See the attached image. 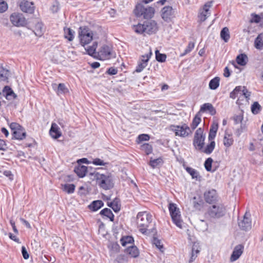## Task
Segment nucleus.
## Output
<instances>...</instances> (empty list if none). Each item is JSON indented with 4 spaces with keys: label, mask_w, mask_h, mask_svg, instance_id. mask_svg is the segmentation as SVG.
<instances>
[{
    "label": "nucleus",
    "mask_w": 263,
    "mask_h": 263,
    "mask_svg": "<svg viewBox=\"0 0 263 263\" xmlns=\"http://www.w3.org/2000/svg\"><path fill=\"white\" fill-rule=\"evenodd\" d=\"M205 201L210 204L215 203L218 200V195L214 189H210L205 191L204 193Z\"/></svg>",
    "instance_id": "f8f14e48"
},
{
    "label": "nucleus",
    "mask_w": 263,
    "mask_h": 263,
    "mask_svg": "<svg viewBox=\"0 0 263 263\" xmlns=\"http://www.w3.org/2000/svg\"><path fill=\"white\" fill-rule=\"evenodd\" d=\"M155 54L156 59L157 61L159 62H164L165 61L166 56L165 54L160 53L158 50H156Z\"/></svg>",
    "instance_id": "37998d69"
},
{
    "label": "nucleus",
    "mask_w": 263,
    "mask_h": 263,
    "mask_svg": "<svg viewBox=\"0 0 263 263\" xmlns=\"http://www.w3.org/2000/svg\"><path fill=\"white\" fill-rule=\"evenodd\" d=\"M104 205V203L101 200H95L91 202L89 205V208L92 211H97L101 208Z\"/></svg>",
    "instance_id": "a878e982"
},
{
    "label": "nucleus",
    "mask_w": 263,
    "mask_h": 263,
    "mask_svg": "<svg viewBox=\"0 0 263 263\" xmlns=\"http://www.w3.org/2000/svg\"><path fill=\"white\" fill-rule=\"evenodd\" d=\"M243 246L241 245H238L235 246L232 254L230 257L231 262H233L237 260L243 253Z\"/></svg>",
    "instance_id": "2eb2a0df"
},
{
    "label": "nucleus",
    "mask_w": 263,
    "mask_h": 263,
    "mask_svg": "<svg viewBox=\"0 0 263 263\" xmlns=\"http://www.w3.org/2000/svg\"><path fill=\"white\" fill-rule=\"evenodd\" d=\"M212 162L213 159L211 158H208L204 162V167L207 171L210 172L212 171Z\"/></svg>",
    "instance_id": "3c124183"
},
{
    "label": "nucleus",
    "mask_w": 263,
    "mask_h": 263,
    "mask_svg": "<svg viewBox=\"0 0 263 263\" xmlns=\"http://www.w3.org/2000/svg\"><path fill=\"white\" fill-rule=\"evenodd\" d=\"M97 45V43L94 42L91 46H90L87 48H85L87 53L89 55L95 57V55H96V53H97V52H96Z\"/></svg>",
    "instance_id": "f704fd0d"
},
{
    "label": "nucleus",
    "mask_w": 263,
    "mask_h": 263,
    "mask_svg": "<svg viewBox=\"0 0 263 263\" xmlns=\"http://www.w3.org/2000/svg\"><path fill=\"white\" fill-rule=\"evenodd\" d=\"M248 61V57L245 53L239 54L236 57V62L240 66H245Z\"/></svg>",
    "instance_id": "bb28decb"
},
{
    "label": "nucleus",
    "mask_w": 263,
    "mask_h": 263,
    "mask_svg": "<svg viewBox=\"0 0 263 263\" xmlns=\"http://www.w3.org/2000/svg\"><path fill=\"white\" fill-rule=\"evenodd\" d=\"M92 31L86 27H80L79 29V38L82 46L89 44L93 39Z\"/></svg>",
    "instance_id": "39448f33"
},
{
    "label": "nucleus",
    "mask_w": 263,
    "mask_h": 263,
    "mask_svg": "<svg viewBox=\"0 0 263 263\" xmlns=\"http://www.w3.org/2000/svg\"><path fill=\"white\" fill-rule=\"evenodd\" d=\"M137 17H142L145 19L152 18L155 14V10L152 7L145 6L142 3H137L134 10Z\"/></svg>",
    "instance_id": "f03ea898"
},
{
    "label": "nucleus",
    "mask_w": 263,
    "mask_h": 263,
    "mask_svg": "<svg viewBox=\"0 0 263 263\" xmlns=\"http://www.w3.org/2000/svg\"><path fill=\"white\" fill-rule=\"evenodd\" d=\"M68 91L65 85L63 83H60L57 87V92L58 93H65Z\"/></svg>",
    "instance_id": "09e8293b"
},
{
    "label": "nucleus",
    "mask_w": 263,
    "mask_h": 263,
    "mask_svg": "<svg viewBox=\"0 0 263 263\" xmlns=\"http://www.w3.org/2000/svg\"><path fill=\"white\" fill-rule=\"evenodd\" d=\"M92 163V164H93L94 165H103V166H104L106 164H107V163L104 162L103 160H102L101 159H100L99 158L94 159L93 160Z\"/></svg>",
    "instance_id": "6e6d98bb"
},
{
    "label": "nucleus",
    "mask_w": 263,
    "mask_h": 263,
    "mask_svg": "<svg viewBox=\"0 0 263 263\" xmlns=\"http://www.w3.org/2000/svg\"><path fill=\"white\" fill-rule=\"evenodd\" d=\"M64 37L69 41H72L74 39V31L69 28H64Z\"/></svg>",
    "instance_id": "c85d7f7f"
},
{
    "label": "nucleus",
    "mask_w": 263,
    "mask_h": 263,
    "mask_svg": "<svg viewBox=\"0 0 263 263\" xmlns=\"http://www.w3.org/2000/svg\"><path fill=\"white\" fill-rule=\"evenodd\" d=\"M74 171L79 177L83 178L86 175L87 167L86 166L78 164V165L75 167Z\"/></svg>",
    "instance_id": "aec40b11"
},
{
    "label": "nucleus",
    "mask_w": 263,
    "mask_h": 263,
    "mask_svg": "<svg viewBox=\"0 0 263 263\" xmlns=\"http://www.w3.org/2000/svg\"><path fill=\"white\" fill-rule=\"evenodd\" d=\"M199 252V251L198 250H194V249L192 250V255L189 260V263H191L193 261L195 260L197 256V254Z\"/></svg>",
    "instance_id": "13d9d810"
},
{
    "label": "nucleus",
    "mask_w": 263,
    "mask_h": 263,
    "mask_svg": "<svg viewBox=\"0 0 263 263\" xmlns=\"http://www.w3.org/2000/svg\"><path fill=\"white\" fill-rule=\"evenodd\" d=\"M201 121V114L200 112L197 113V114L194 117L192 122L191 124V128L194 130L195 129L197 126L199 124L200 122Z\"/></svg>",
    "instance_id": "cd10ccee"
},
{
    "label": "nucleus",
    "mask_w": 263,
    "mask_h": 263,
    "mask_svg": "<svg viewBox=\"0 0 263 263\" xmlns=\"http://www.w3.org/2000/svg\"><path fill=\"white\" fill-rule=\"evenodd\" d=\"M170 129L174 132L176 136L181 138L187 137L192 133L191 128L185 123L178 125H171Z\"/></svg>",
    "instance_id": "423d86ee"
},
{
    "label": "nucleus",
    "mask_w": 263,
    "mask_h": 263,
    "mask_svg": "<svg viewBox=\"0 0 263 263\" xmlns=\"http://www.w3.org/2000/svg\"><path fill=\"white\" fill-rule=\"evenodd\" d=\"M208 213L211 217L219 218L224 215L225 208L222 204H214L209 208Z\"/></svg>",
    "instance_id": "6e6552de"
},
{
    "label": "nucleus",
    "mask_w": 263,
    "mask_h": 263,
    "mask_svg": "<svg viewBox=\"0 0 263 263\" xmlns=\"http://www.w3.org/2000/svg\"><path fill=\"white\" fill-rule=\"evenodd\" d=\"M261 106L257 102H255L251 106L252 112L254 114H257L260 110Z\"/></svg>",
    "instance_id": "de8ad7c7"
},
{
    "label": "nucleus",
    "mask_w": 263,
    "mask_h": 263,
    "mask_svg": "<svg viewBox=\"0 0 263 263\" xmlns=\"http://www.w3.org/2000/svg\"><path fill=\"white\" fill-rule=\"evenodd\" d=\"M120 241H121V245L123 246H125L127 244L132 245L133 243V242H134V239L132 236H127L122 237L120 239Z\"/></svg>",
    "instance_id": "ea45409f"
},
{
    "label": "nucleus",
    "mask_w": 263,
    "mask_h": 263,
    "mask_svg": "<svg viewBox=\"0 0 263 263\" xmlns=\"http://www.w3.org/2000/svg\"><path fill=\"white\" fill-rule=\"evenodd\" d=\"M254 47L258 50H261L263 48V33L258 35L254 41Z\"/></svg>",
    "instance_id": "b1692460"
},
{
    "label": "nucleus",
    "mask_w": 263,
    "mask_h": 263,
    "mask_svg": "<svg viewBox=\"0 0 263 263\" xmlns=\"http://www.w3.org/2000/svg\"><path fill=\"white\" fill-rule=\"evenodd\" d=\"M242 116L241 115H235L233 117V120L235 124L240 123L242 120Z\"/></svg>",
    "instance_id": "680f3d73"
},
{
    "label": "nucleus",
    "mask_w": 263,
    "mask_h": 263,
    "mask_svg": "<svg viewBox=\"0 0 263 263\" xmlns=\"http://www.w3.org/2000/svg\"><path fill=\"white\" fill-rule=\"evenodd\" d=\"M239 228L243 231H249L252 228V222L250 218V214L246 212L242 220L238 221Z\"/></svg>",
    "instance_id": "9b49d317"
},
{
    "label": "nucleus",
    "mask_w": 263,
    "mask_h": 263,
    "mask_svg": "<svg viewBox=\"0 0 263 263\" xmlns=\"http://www.w3.org/2000/svg\"><path fill=\"white\" fill-rule=\"evenodd\" d=\"M203 202L199 198H197L194 197L193 198V204L194 208L197 210H200L203 207Z\"/></svg>",
    "instance_id": "2f4dec72"
},
{
    "label": "nucleus",
    "mask_w": 263,
    "mask_h": 263,
    "mask_svg": "<svg viewBox=\"0 0 263 263\" xmlns=\"http://www.w3.org/2000/svg\"><path fill=\"white\" fill-rule=\"evenodd\" d=\"M149 57L148 54L142 55L141 59L138 63L135 71L137 72H141L147 65V62L149 60Z\"/></svg>",
    "instance_id": "f3484780"
},
{
    "label": "nucleus",
    "mask_w": 263,
    "mask_h": 263,
    "mask_svg": "<svg viewBox=\"0 0 263 263\" xmlns=\"http://www.w3.org/2000/svg\"><path fill=\"white\" fill-rule=\"evenodd\" d=\"M220 79L218 77H215L212 79L209 83V87L211 89L215 90L219 85Z\"/></svg>",
    "instance_id": "4c0bfd02"
},
{
    "label": "nucleus",
    "mask_w": 263,
    "mask_h": 263,
    "mask_svg": "<svg viewBox=\"0 0 263 263\" xmlns=\"http://www.w3.org/2000/svg\"><path fill=\"white\" fill-rule=\"evenodd\" d=\"M233 143V139L231 135L225 134L223 138V144L226 147H229Z\"/></svg>",
    "instance_id": "72a5a7b5"
},
{
    "label": "nucleus",
    "mask_w": 263,
    "mask_h": 263,
    "mask_svg": "<svg viewBox=\"0 0 263 263\" xmlns=\"http://www.w3.org/2000/svg\"><path fill=\"white\" fill-rule=\"evenodd\" d=\"M13 138L17 140H23L26 138V133L24 128L22 127L21 129L14 130L13 132Z\"/></svg>",
    "instance_id": "412c9836"
},
{
    "label": "nucleus",
    "mask_w": 263,
    "mask_h": 263,
    "mask_svg": "<svg viewBox=\"0 0 263 263\" xmlns=\"http://www.w3.org/2000/svg\"><path fill=\"white\" fill-rule=\"evenodd\" d=\"M152 215L146 212H139L137 216V223L139 231L142 234H145L147 228L152 221Z\"/></svg>",
    "instance_id": "7ed1b4c3"
},
{
    "label": "nucleus",
    "mask_w": 263,
    "mask_h": 263,
    "mask_svg": "<svg viewBox=\"0 0 263 263\" xmlns=\"http://www.w3.org/2000/svg\"><path fill=\"white\" fill-rule=\"evenodd\" d=\"M117 69L114 67H110L107 69V73L109 75H115L117 73Z\"/></svg>",
    "instance_id": "69168bd1"
},
{
    "label": "nucleus",
    "mask_w": 263,
    "mask_h": 263,
    "mask_svg": "<svg viewBox=\"0 0 263 263\" xmlns=\"http://www.w3.org/2000/svg\"><path fill=\"white\" fill-rule=\"evenodd\" d=\"M143 23L145 33L150 34L157 31V24L154 21H147L144 22Z\"/></svg>",
    "instance_id": "4468645a"
},
{
    "label": "nucleus",
    "mask_w": 263,
    "mask_h": 263,
    "mask_svg": "<svg viewBox=\"0 0 263 263\" xmlns=\"http://www.w3.org/2000/svg\"><path fill=\"white\" fill-rule=\"evenodd\" d=\"M22 253L25 259H27L29 258V254L28 253L27 251L24 246L22 247Z\"/></svg>",
    "instance_id": "0e129e2a"
},
{
    "label": "nucleus",
    "mask_w": 263,
    "mask_h": 263,
    "mask_svg": "<svg viewBox=\"0 0 263 263\" xmlns=\"http://www.w3.org/2000/svg\"><path fill=\"white\" fill-rule=\"evenodd\" d=\"M206 111H209V113L212 116L215 115L216 113V109L212 104L209 103L203 104L201 106L199 112H205Z\"/></svg>",
    "instance_id": "6ab92c4d"
},
{
    "label": "nucleus",
    "mask_w": 263,
    "mask_h": 263,
    "mask_svg": "<svg viewBox=\"0 0 263 263\" xmlns=\"http://www.w3.org/2000/svg\"><path fill=\"white\" fill-rule=\"evenodd\" d=\"M215 146V142L214 141H211L210 143L206 146L203 152L206 154H210L213 151Z\"/></svg>",
    "instance_id": "79ce46f5"
},
{
    "label": "nucleus",
    "mask_w": 263,
    "mask_h": 263,
    "mask_svg": "<svg viewBox=\"0 0 263 263\" xmlns=\"http://www.w3.org/2000/svg\"><path fill=\"white\" fill-rule=\"evenodd\" d=\"M162 163V159L160 158L155 159H151L149 161V165L155 168L157 167L159 165Z\"/></svg>",
    "instance_id": "49530a36"
},
{
    "label": "nucleus",
    "mask_w": 263,
    "mask_h": 263,
    "mask_svg": "<svg viewBox=\"0 0 263 263\" xmlns=\"http://www.w3.org/2000/svg\"><path fill=\"white\" fill-rule=\"evenodd\" d=\"M9 127L11 128V129L13 131V132H14V130H18L22 127V126L21 125L16 122L11 123L9 125Z\"/></svg>",
    "instance_id": "5fc2aeb1"
},
{
    "label": "nucleus",
    "mask_w": 263,
    "mask_h": 263,
    "mask_svg": "<svg viewBox=\"0 0 263 263\" xmlns=\"http://www.w3.org/2000/svg\"><path fill=\"white\" fill-rule=\"evenodd\" d=\"M109 247L111 253H117L120 251V247L117 242L111 243Z\"/></svg>",
    "instance_id": "8fccbe9b"
},
{
    "label": "nucleus",
    "mask_w": 263,
    "mask_h": 263,
    "mask_svg": "<svg viewBox=\"0 0 263 263\" xmlns=\"http://www.w3.org/2000/svg\"><path fill=\"white\" fill-rule=\"evenodd\" d=\"M43 25L42 23L38 22L35 24L33 30V32L35 35L37 36H41L43 34Z\"/></svg>",
    "instance_id": "7c9ffc66"
},
{
    "label": "nucleus",
    "mask_w": 263,
    "mask_h": 263,
    "mask_svg": "<svg viewBox=\"0 0 263 263\" xmlns=\"http://www.w3.org/2000/svg\"><path fill=\"white\" fill-rule=\"evenodd\" d=\"M133 29L137 33L142 34L145 33L144 23H139L136 25H134Z\"/></svg>",
    "instance_id": "a19ab883"
},
{
    "label": "nucleus",
    "mask_w": 263,
    "mask_h": 263,
    "mask_svg": "<svg viewBox=\"0 0 263 263\" xmlns=\"http://www.w3.org/2000/svg\"><path fill=\"white\" fill-rule=\"evenodd\" d=\"M240 88L239 87H235V89L230 93V97L233 99H235L236 97H238V95L237 93H236V91L238 90L239 91V89Z\"/></svg>",
    "instance_id": "052dcab7"
},
{
    "label": "nucleus",
    "mask_w": 263,
    "mask_h": 263,
    "mask_svg": "<svg viewBox=\"0 0 263 263\" xmlns=\"http://www.w3.org/2000/svg\"><path fill=\"white\" fill-rule=\"evenodd\" d=\"M218 128V124L216 122H214L211 126L210 131L217 133Z\"/></svg>",
    "instance_id": "e2e57ef3"
},
{
    "label": "nucleus",
    "mask_w": 263,
    "mask_h": 263,
    "mask_svg": "<svg viewBox=\"0 0 263 263\" xmlns=\"http://www.w3.org/2000/svg\"><path fill=\"white\" fill-rule=\"evenodd\" d=\"M3 92L4 93H5L6 98L7 99H10L9 98V97L12 96L13 98H15L16 97V95L14 93L11 88L8 86H5L3 89Z\"/></svg>",
    "instance_id": "473e14b6"
},
{
    "label": "nucleus",
    "mask_w": 263,
    "mask_h": 263,
    "mask_svg": "<svg viewBox=\"0 0 263 263\" xmlns=\"http://www.w3.org/2000/svg\"><path fill=\"white\" fill-rule=\"evenodd\" d=\"M211 6V3H206L203 8V11L200 13L199 17L201 21H204L209 16L210 13L209 12V8Z\"/></svg>",
    "instance_id": "5701e85b"
},
{
    "label": "nucleus",
    "mask_w": 263,
    "mask_h": 263,
    "mask_svg": "<svg viewBox=\"0 0 263 263\" xmlns=\"http://www.w3.org/2000/svg\"><path fill=\"white\" fill-rule=\"evenodd\" d=\"M149 136L147 134H141L138 136V139L140 142L144 141H148L149 140Z\"/></svg>",
    "instance_id": "bf43d9fd"
},
{
    "label": "nucleus",
    "mask_w": 263,
    "mask_h": 263,
    "mask_svg": "<svg viewBox=\"0 0 263 263\" xmlns=\"http://www.w3.org/2000/svg\"><path fill=\"white\" fill-rule=\"evenodd\" d=\"M8 9V5L3 0H0V13H3Z\"/></svg>",
    "instance_id": "603ef678"
},
{
    "label": "nucleus",
    "mask_w": 263,
    "mask_h": 263,
    "mask_svg": "<svg viewBox=\"0 0 263 263\" xmlns=\"http://www.w3.org/2000/svg\"><path fill=\"white\" fill-rule=\"evenodd\" d=\"M95 176L97 183L101 188L107 190L111 189L114 186L112 176L110 173L100 174L97 173Z\"/></svg>",
    "instance_id": "f257e3e1"
},
{
    "label": "nucleus",
    "mask_w": 263,
    "mask_h": 263,
    "mask_svg": "<svg viewBox=\"0 0 263 263\" xmlns=\"http://www.w3.org/2000/svg\"><path fill=\"white\" fill-rule=\"evenodd\" d=\"M141 150L144 152L146 155H149L152 152V146L148 143H145L141 146Z\"/></svg>",
    "instance_id": "c03bdc74"
},
{
    "label": "nucleus",
    "mask_w": 263,
    "mask_h": 263,
    "mask_svg": "<svg viewBox=\"0 0 263 263\" xmlns=\"http://www.w3.org/2000/svg\"><path fill=\"white\" fill-rule=\"evenodd\" d=\"M112 209L115 212H118L121 209V203L120 200L118 198H115L113 200V204Z\"/></svg>",
    "instance_id": "58836bf2"
},
{
    "label": "nucleus",
    "mask_w": 263,
    "mask_h": 263,
    "mask_svg": "<svg viewBox=\"0 0 263 263\" xmlns=\"http://www.w3.org/2000/svg\"><path fill=\"white\" fill-rule=\"evenodd\" d=\"M242 96H244L246 99H249L251 96V92H249L246 87H244Z\"/></svg>",
    "instance_id": "774afa93"
},
{
    "label": "nucleus",
    "mask_w": 263,
    "mask_h": 263,
    "mask_svg": "<svg viewBox=\"0 0 263 263\" xmlns=\"http://www.w3.org/2000/svg\"><path fill=\"white\" fill-rule=\"evenodd\" d=\"M261 21V17L259 15L257 14L252 15V18L251 20L252 22H254L256 23H258Z\"/></svg>",
    "instance_id": "338daca9"
},
{
    "label": "nucleus",
    "mask_w": 263,
    "mask_h": 263,
    "mask_svg": "<svg viewBox=\"0 0 263 263\" xmlns=\"http://www.w3.org/2000/svg\"><path fill=\"white\" fill-rule=\"evenodd\" d=\"M100 214L109 218L111 221L114 220V215L110 209L105 208L101 211Z\"/></svg>",
    "instance_id": "c756f323"
},
{
    "label": "nucleus",
    "mask_w": 263,
    "mask_h": 263,
    "mask_svg": "<svg viewBox=\"0 0 263 263\" xmlns=\"http://www.w3.org/2000/svg\"><path fill=\"white\" fill-rule=\"evenodd\" d=\"M62 190L68 194H72L74 192L75 185L73 184H65L62 185Z\"/></svg>",
    "instance_id": "e433bc0d"
},
{
    "label": "nucleus",
    "mask_w": 263,
    "mask_h": 263,
    "mask_svg": "<svg viewBox=\"0 0 263 263\" xmlns=\"http://www.w3.org/2000/svg\"><path fill=\"white\" fill-rule=\"evenodd\" d=\"M8 73H9V71L8 70L3 69L0 71V77L2 78V79L3 80L5 81L6 79H7L8 75H9Z\"/></svg>",
    "instance_id": "864d4df0"
},
{
    "label": "nucleus",
    "mask_w": 263,
    "mask_h": 263,
    "mask_svg": "<svg viewBox=\"0 0 263 263\" xmlns=\"http://www.w3.org/2000/svg\"><path fill=\"white\" fill-rule=\"evenodd\" d=\"M185 170L192 176L193 179H195L196 180L200 179L201 176L196 170L190 167H186Z\"/></svg>",
    "instance_id": "393cba45"
},
{
    "label": "nucleus",
    "mask_w": 263,
    "mask_h": 263,
    "mask_svg": "<svg viewBox=\"0 0 263 263\" xmlns=\"http://www.w3.org/2000/svg\"><path fill=\"white\" fill-rule=\"evenodd\" d=\"M115 55L116 53L111 46L103 45L100 48L96 55H95V58L100 60L104 61L115 58Z\"/></svg>",
    "instance_id": "20e7f679"
},
{
    "label": "nucleus",
    "mask_w": 263,
    "mask_h": 263,
    "mask_svg": "<svg viewBox=\"0 0 263 263\" xmlns=\"http://www.w3.org/2000/svg\"><path fill=\"white\" fill-rule=\"evenodd\" d=\"M168 209L174 223L176 225V226L181 228L182 221L180 218L179 210L177 207L176 204L173 203H170Z\"/></svg>",
    "instance_id": "0eeeda50"
},
{
    "label": "nucleus",
    "mask_w": 263,
    "mask_h": 263,
    "mask_svg": "<svg viewBox=\"0 0 263 263\" xmlns=\"http://www.w3.org/2000/svg\"><path fill=\"white\" fill-rule=\"evenodd\" d=\"M195 44L194 43L190 42L189 43L187 47L184 50V52L180 54L181 57H183L186 54L190 53L194 48Z\"/></svg>",
    "instance_id": "a18cd8bd"
},
{
    "label": "nucleus",
    "mask_w": 263,
    "mask_h": 263,
    "mask_svg": "<svg viewBox=\"0 0 263 263\" xmlns=\"http://www.w3.org/2000/svg\"><path fill=\"white\" fill-rule=\"evenodd\" d=\"M125 252L132 257L136 258L139 255V250L135 246L132 245L128 247L125 250Z\"/></svg>",
    "instance_id": "4be33fe9"
},
{
    "label": "nucleus",
    "mask_w": 263,
    "mask_h": 263,
    "mask_svg": "<svg viewBox=\"0 0 263 263\" xmlns=\"http://www.w3.org/2000/svg\"><path fill=\"white\" fill-rule=\"evenodd\" d=\"M49 134L51 137L54 139H58L62 135L59 127L55 123H52Z\"/></svg>",
    "instance_id": "a211bd4d"
},
{
    "label": "nucleus",
    "mask_w": 263,
    "mask_h": 263,
    "mask_svg": "<svg viewBox=\"0 0 263 263\" xmlns=\"http://www.w3.org/2000/svg\"><path fill=\"white\" fill-rule=\"evenodd\" d=\"M220 36L225 42H228L230 39L229 30L227 27L223 28L220 32Z\"/></svg>",
    "instance_id": "c9c22d12"
},
{
    "label": "nucleus",
    "mask_w": 263,
    "mask_h": 263,
    "mask_svg": "<svg viewBox=\"0 0 263 263\" xmlns=\"http://www.w3.org/2000/svg\"><path fill=\"white\" fill-rule=\"evenodd\" d=\"M153 243L157 248H158L161 251H162V249L163 248V247L161 245V242L160 240L156 238H154L153 240Z\"/></svg>",
    "instance_id": "4d7b16f0"
},
{
    "label": "nucleus",
    "mask_w": 263,
    "mask_h": 263,
    "mask_svg": "<svg viewBox=\"0 0 263 263\" xmlns=\"http://www.w3.org/2000/svg\"><path fill=\"white\" fill-rule=\"evenodd\" d=\"M21 10L23 12L32 13L34 12V6L32 3L27 1H23L20 5Z\"/></svg>",
    "instance_id": "dca6fc26"
},
{
    "label": "nucleus",
    "mask_w": 263,
    "mask_h": 263,
    "mask_svg": "<svg viewBox=\"0 0 263 263\" xmlns=\"http://www.w3.org/2000/svg\"><path fill=\"white\" fill-rule=\"evenodd\" d=\"M11 23L16 27H22L26 25V20L23 14L14 12L10 16Z\"/></svg>",
    "instance_id": "9d476101"
},
{
    "label": "nucleus",
    "mask_w": 263,
    "mask_h": 263,
    "mask_svg": "<svg viewBox=\"0 0 263 263\" xmlns=\"http://www.w3.org/2000/svg\"><path fill=\"white\" fill-rule=\"evenodd\" d=\"M174 16V12L172 7L165 6L161 10V17L164 21L170 22Z\"/></svg>",
    "instance_id": "ddd939ff"
},
{
    "label": "nucleus",
    "mask_w": 263,
    "mask_h": 263,
    "mask_svg": "<svg viewBox=\"0 0 263 263\" xmlns=\"http://www.w3.org/2000/svg\"><path fill=\"white\" fill-rule=\"evenodd\" d=\"M204 139L203 129L201 128H198L195 133L193 141V144L196 148L201 149L203 148Z\"/></svg>",
    "instance_id": "1a4fd4ad"
}]
</instances>
